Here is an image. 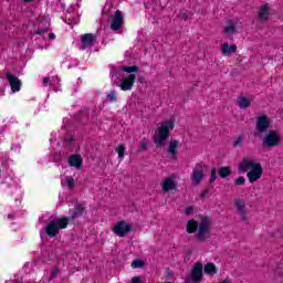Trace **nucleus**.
I'll return each mask as SVG.
<instances>
[{"mask_svg":"<svg viewBox=\"0 0 283 283\" xmlns=\"http://www.w3.org/2000/svg\"><path fill=\"white\" fill-rule=\"evenodd\" d=\"M130 283H143V281L140 280V276H134Z\"/></svg>","mask_w":283,"mask_h":283,"instance_id":"obj_38","label":"nucleus"},{"mask_svg":"<svg viewBox=\"0 0 283 283\" xmlns=\"http://www.w3.org/2000/svg\"><path fill=\"white\" fill-rule=\"evenodd\" d=\"M174 127H176L175 118L166 119L158 125L153 137L156 147H161V145H165V142L167 138H169V134L174 132Z\"/></svg>","mask_w":283,"mask_h":283,"instance_id":"obj_4","label":"nucleus"},{"mask_svg":"<svg viewBox=\"0 0 283 283\" xmlns=\"http://www.w3.org/2000/svg\"><path fill=\"white\" fill-rule=\"evenodd\" d=\"M120 72H126L127 74V75H123L122 85H120V88L124 92H127L128 90H132V87H134V83L136 82L135 73L138 72V66L133 65V66H123L118 69H113L111 71L112 81H114V78H117Z\"/></svg>","mask_w":283,"mask_h":283,"instance_id":"obj_3","label":"nucleus"},{"mask_svg":"<svg viewBox=\"0 0 283 283\" xmlns=\"http://www.w3.org/2000/svg\"><path fill=\"white\" fill-rule=\"evenodd\" d=\"M115 151H117L118 158L122 161L125 158V145L120 144L116 147Z\"/></svg>","mask_w":283,"mask_h":283,"instance_id":"obj_30","label":"nucleus"},{"mask_svg":"<svg viewBox=\"0 0 283 283\" xmlns=\"http://www.w3.org/2000/svg\"><path fill=\"white\" fill-rule=\"evenodd\" d=\"M203 271L208 275H216V273H218V268H216V264L213 263H207L203 268Z\"/></svg>","mask_w":283,"mask_h":283,"instance_id":"obj_26","label":"nucleus"},{"mask_svg":"<svg viewBox=\"0 0 283 283\" xmlns=\"http://www.w3.org/2000/svg\"><path fill=\"white\" fill-rule=\"evenodd\" d=\"M247 179H244V177H239L235 181L234 185H237L238 187L245 185Z\"/></svg>","mask_w":283,"mask_h":283,"instance_id":"obj_35","label":"nucleus"},{"mask_svg":"<svg viewBox=\"0 0 283 283\" xmlns=\"http://www.w3.org/2000/svg\"><path fill=\"white\" fill-rule=\"evenodd\" d=\"M200 280H202V263H196L190 274L187 276L186 282L198 283Z\"/></svg>","mask_w":283,"mask_h":283,"instance_id":"obj_10","label":"nucleus"},{"mask_svg":"<svg viewBox=\"0 0 283 283\" xmlns=\"http://www.w3.org/2000/svg\"><path fill=\"white\" fill-rule=\"evenodd\" d=\"M219 176H220V178H229V176H231V168L221 167L219 169Z\"/></svg>","mask_w":283,"mask_h":283,"instance_id":"obj_28","label":"nucleus"},{"mask_svg":"<svg viewBox=\"0 0 283 283\" xmlns=\"http://www.w3.org/2000/svg\"><path fill=\"white\" fill-rule=\"evenodd\" d=\"M245 138L247 137L244 135H239L235 137L233 140V147H242V145H244Z\"/></svg>","mask_w":283,"mask_h":283,"instance_id":"obj_29","label":"nucleus"},{"mask_svg":"<svg viewBox=\"0 0 283 283\" xmlns=\"http://www.w3.org/2000/svg\"><path fill=\"white\" fill-rule=\"evenodd\" d=\"M235 28H238V21L231 20L228 25L224 27V33L228 35L235 34Z\"/></svg>","mask_w":283,"mask_h":283,"instance_id":"obj_24","label":"nucleus"},{"mask_svg":"<svg viewBox=\"0 0 283 283\" xmlns=\"http://www.w3.org/2000/svg\"><path fill=\"white\" fill-rule=\"evenodd\" d=\"M117 98L116 92L112 91L111 93H107V101H109V103H114Z\"/></svg>","mask_w":283,"mask_h":283,"instance_id":"obj_34","label":"nucleus"},{"mask_svg":"<svg viewBox=\"0 0 283 283\" xmlns=\"http://www.w3.org/2000/svg\"><path fill=\"white\" fill-rule=\"evenodd\" d=\"M207 193H209L207 190H205L202 193H201V198H205L207 196Z\"/></svg>","mask_w":283,"mask_h":283,"instance_id":"obj_40","label":"nucleus"},{"mask_svg":"<svg viewBox=\"0 0 283 283\" xmlns=\"http://www.w3.org/2000/svg\"><path fill=\"white\" fill-rule=\"evenodd\" d=\"M72 10H73L72 8L69 9V13L65 14L64 21H69V23H78V20L72 15V13H71Z\"/></svg>","mask_w":283,"mask_h":283,"instance_id":"obj_31","label":"nucleus"},{"mask_svg":"<svg viewBox=\"0 0 283 283\" xmlns=\"http://www.w3.org/2000/svg\"><path fill=\"white\" fill-rule=\"evenodd\" d=\"M269 17H271V6L264 3L259 9V19H261V21H266Z\"/></svg>","mask_w":283,"mask_h":283,"instance_id":"obj_21","label":"nucleus"},{"mask_svg":"<svg viewBox=\"0 0 283 283\" xmlns=\"http://www.w3.org/2000/svg\"><path fill=\"white\" fill-rule=\"evenodd\" d=\"M178 145H180V143H178V140H170L169 146H168V154L170 156V158H172V160H178V151L176 149H178Z\"/></svg>","mask_w":283,"mask_h":283,"instance_id":"obj_23","label":"nucleus"},{"mask_svg":"<svg viewBox=\"0 0 283 283\" xmlns=\"http://www.w3.org/2000/svg\"><path fill=\"white\" fill-rule=\"evenodd\" d=\"M120 28H123V12L117 10L111 20V30L116 32L117 30H120Z\"/></svg>","mask_w":283,"mask_h":283,"instance_id":"obj_15","label":"nucleus"},{"mask_svg":"<svg viewBox=\"0 0 283 283\" xmlns=\"http://www.w3.org/2000/svg\"><path fill=\"white\" fill-rule=\"evenodd\" d=\"M149 143L147 142V139H142L138 144V151H147Z\"/></svg>","mask_w":283,"mask_h":283,"instance_id":"obj_32","label":"nucleus"},{"mask_svg":"<svg viewBox=\"0 0 283 283\" xmlns=\"http://www.w3.org/2000/svg\"><path fill=\"white\" fill-rule=\"evenodd\" d=\"M216 178H218V176L216 175V168H212L210 182H216Z\"/></svg>","mask_w":283,"mask_h":283,"instance_id":"obj_36","label":"nucleus"},{"mask_svg":"<svg viewBox=\"0 0 283 283\" xmlns=\"http://www.w3.org/2000/svg\"><path fill=\"white\" fill-rule=\"evenodd\" d=\"M239 174H247L248 180L251 185L253 182H258L260 178H262V174H264V169H262V164L256 163L254 158L244 157L239 164Z\"/></svg>","mask_w":283,"mask_h":283,"instance_id":"obj_1","label":"nucleus"},{"mask_svg":"<svg viewBox=\"0 0 283 283\" xmlns=\"http://www.w3.org/2000/svg\"><path fill=\"white\" fill-rule=\"evenodd\" d=\"M96 41V35L92 33H86L82 35V44L80 45V50H90L94 42Z\"/></svg>","mask_w":283,"mask_h":283,"instance_id":"obj_16","label":"nucleus"},{"mask_svg":"<svg viewBox=\"0 0 283 283\" xmlns=\"http://www.w3.org/2000/svg\"><path fill=\"white\" fill-rule=\"evenodd\" d=\"M62 187H67L69 189H74V178L70 176L62 177Z\"/></svg>","mask_w":283,"mask_h":283,"instance_id":"obj_25","label":"nucleus"},{"mask_svg":"<svg viewBox=\"0 0 283 283\" xmlns=\"http://www.w3.org/2000/svg\"><path fill=\"white\" fill-rule=\"evenodd\" d=\"M251 103H253V98L247 97L244 95L239 96L237 99V104L240 109H247L248 107H251Z\"/></svg>","mask_w":283,"mask_h":283,"instance_id":"obj_22","label":"nucleus"},{"mask_svg":"<svg viewBox=\"0 0 283 283\" xmlns=\"http://www.w3.org/2000/svg\"><path fill=\"white\" fill-rule=\"evenodd\" d=\"M64 147L67 151H76V149H78V145H76V142L74 140V135L70 134L65 137Z\"/></svg>","mask_w":283,"mask_h":283,"instance_id":"obj_18","label":"nucleus"},{"mask_svg":"<svg viewBox=\"0 0 283 283\" xmlns=\"http://www.w3.org/2000/svg\"><path fill=\"white\" fill-rule=\"evenodd\" d=\"M83 211H85V208L83 207V205H77L75 207V212L71 214V219L74 220V218H78L83 216Z\"/></svg>","mask_w":283,"mask_h":283,"instance_id":"obj_27","label":"nucleus"},{"mask_svg":"<svg viewBox=\"0 0 283 283\" xmlns=\"http://www.w3.org/2000/svg\"><path fill=\"white\" fill-rule=\"evenodd\" d=\"M190 179L192 185H195V187H198V185H200V182H202V180L205 179V166L200 164L196 165L192 169Z\"/></svg>","mask_w":283,"mask_h":283,"instance_id":"obj_9","label":"nucleus"},{"mask_svg":"<svg viewBox=\"0 0 283 283\" xmlns=\"http://www.w3.org/2000/svg\"><path fill=\"white\" fill-rule=\"evenodd\" d=\"M191 213H193V207H188L186 208V216H191Z\"/></svg>","mask_w":283,"mask_h":283,"instance_id":"obj_39","label":"nucleus"},{"mask_svg":"<svg viewBox=\"0 0 283 283\" xmlns=\"http://www.w3.org/2000/svg\"><path fill=\"white\" fill-rule=\"evenodd\" d=\"M43 85L44 87H48V85H50V87H52L54 92H59L61 90V80L59 78V76L44 77Z\"/></svg>","mask_w":283,"mask_h":283,"instance_id":"obj_17","label":"nucleus"},{"mask_svg":"<svg viewBox=\"0 0 283 283\" xmlns=\"http://www.w3.org/2000/svg\"><path fill=\"white\" fill-rule=\"evenodd\" d=\"M186 231L188 233H196V231H198L197 240L205 242V240L209 238V233H211V218L202 217L199 223L193 219L189 220Z\"/></svg>","mask_w":283,"mask_h":283,"instance_id":"obj_2","label":"nucleus"},{"mask_svg":"<svg viewBox=\"0 0 283 283\" xmlns=\"http://www.w3.org/2000/svg\"><path fill=\"white\" fill-rule=\"evenodd\" d=\"M234 206L241 220H243V222H247V220H249V217L247 214V202L242 199H235Z\"/></svg>","mask_w":283,"mask_h":283,"instance_id":"obj_13","label":"nucleus"},{"mask_svg":"<svg viewBox=\"0 0 283 283\" xmlns=\"http://www.w3.org/2000/svg\"><path fill=\"white\" fill-rule=\"evenodd\" d=\"M69 220L70 219L67 217H63L62 219H55V220L51 221L46 226V235H49V238H56V235H59V231H61V229L67 228Z\"/></svg>","mask_w":283,"mask_h":283,"instance_id":"obj_6","label":"nucleus"},{"mask_svg":"<svg viewBox=\"0 0 283 283\" xmlns=\"http://www.w3.org/2000/svg\"><path fill=\"white\" fill-rule=\"evenodd\" d=\"M271 127V119L266 115H261L256 118L255 129L259 134H264Z\"/></svg>","mask_w":283,"mask_h":283,"instance_id":"obj_11","label":"nucleus"},{"mask_svg":"<svg viewBox=\"0 0 283 283\" xmlns=\"http://www.w3.org/2000/svg\"><path fill=\"white\" fill-rule=\"evenodd\" d=\"M282 142V136L276 130H270L262 139L263 147H277Z\"/></svg>","mask_w":283,"mask_h":283,"instance_id":"obj_8","label":"nucleus"},{"mask_svg":"<svg viewBox=\"0 0 283 283\" xmlns=\"http://www.w3.org/2000/svg\"><path fill=\"white\" fill-rule=\"evenodd\" d=\"M235 52H238V46L234 44L229 45V42H224L221 45V53L223 56H231L232 54H235Z\"/></svg>","mask_w":283,"mask_h":283,"instance_id":"obj_19","label":"nucleus"},{"mask_svg":"<svg viewBox=\"0 0 283 283\" xmlns=\"http://www.w3.org/2000/svg\"><path fill=\"white\" fill-rule=\"evenodd\" d=\"M177 187H178V184L176 182V178L174 176H169L161 181V189L164 193L174 191V189H176Z\"/></svg>","mask_w":283,"mask_h":283,"instance_id":"obj_14","label":"nucleus"},{"mask_svg":"<svg viewBox=\"0 0 283 283\" xmlns=\"http://www.w3.org/2000/svg\"><path fill=\"white\" fill-rule=\"evenodd\" d=\"M23 1H25V2H30V1H33V0H23Z\"/></svg>","mask_w":283,"mask_h":283,"instance_id":"obj_41","label":"nucleus"},{"mask_svg":"<svg viewBox=\"0 0 283 283\" xmlns=\"http://www.w3.org/2000/svg\"><path fill=\"white\" fill-rule=\"evenodd\" d=\"M69 165L75 169H81L83 167V157L81 155H71L69 157Z\"/></svg>","mask_w":283,"mask_h":283,"instance_id":"obj_20","label":"nucleus"},{"mask_svg":"<svg viewBox=\"0 0 283 283\" xmlns=\"http://www.w3.org/2000/svg\"><path fill=\"white\" fill-rule=\"evenodd\" d=\"M7 81L11 87V94H17V92H21V80L14 76L12 73L7 74Z\"/></svg>","mask_w":283,"mask_h":283,"instance_id":"obj_12","label":"nucleus"},{"mask_svg":"<svg viewBox=\"0 0 283 283\" xmlns=\"http://www.w3.org/2000/svg\"><path fill=\"white\" fill-rule=\"evenodd\" d=\"M35 35L42 36V40H39L38 42L39 48L42 50L50 48V41L56 39V34L50 32V18H43L39 23Z\"/></svg>","mask_w":283,"mask_h":283,"instance_id":"obj_5","label":"nucleus"},{"mask_svg":"<svg viewBox=\"0 0 283 283\" xmlns=\"http://www.w3.org/2000/svg\"><path fill=\"white\" fill-rule=\"evenodd\" d=\"M144 264L145 263H143V261L142 260H134L133 262H132V268L133 269H143V266H144Z\"/></svg>","mask_w":283,"mask_h":283,"instance_id":"obj_33","label":"nucleus"},{"mask_svg":"<svg viewBox=\"0 0 283 283\" xmlns=\"http://www.w3.org/2000/svg\"><path fill=\"white\" fill-rule=\"evenodd\" d=\"M132 223H128L127 221H118L113 226L112 231L115 235H118V238H126V235L132 233Z\"/></svg>","mask_w":283,"mask_h":283,"instance_id":"obj_7","label":"nucleus"},{"mask_svg":"<svg viewBox=\"0 0 283 283\" xmlns=\"http://www.w3.org/2000/svg\"><path fill=\"white\" fill-rule=\"evenodd\" d=\"M56 275H59V269L55 268V269L51 272L50 280H54V277H56Z\"/></svg>","mask_w":283,"mask_h":283,"instance_id":"obj_37","label":"nucleus"}]
</instances>
